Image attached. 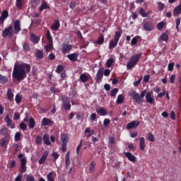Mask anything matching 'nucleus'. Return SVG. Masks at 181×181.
<instances>
[{"instance_id":"45","label":"nucleus","mask_w":181,"mask_h":181,"mask_svg":"<svg viewBox=\"0 0 181 181\" xmlns=\"http://www.w3.org/2000/svg\"><path fill=\"white\" fill-rule=\"evenodd\" d=\"M89 171L91 173H94V171H95V162H90V164L89 165Z\"/></svg>"},{"instance_id":"25","label":"nucleus","mask_w":181,"mask_h":181,"mask_svg":"<svg viewBox=\"0 0 181 181\" xmlns=\"http://www.w3.org/2000/svg\"><path fill=\"white\" fill-rule=\"evenodd\" d=\"M9 140H8L7 137H3L0 140V146L2 148H7V146L8 144Z\"/></svg>"},{"instance_id":"43","label":"nucleus","mask_w":181,"mask_h":181,"mask_svg":"<svg viewBox=\"0 0 181 181\" xmlns=\"http://www.w3.org/2000/svg\"><path fill=\"white\" fill-rule=\"evenodd\" d=\"M21 137H22L21 132H16L14 136L15 141H19L21 139Z\"/></svg>"},{"instance_id":"16","label":"nucleus","mask_w":181,"mask_h":181,"mask_svg":"<svg viewBox=\"0 0 181 181\" xmlns=\"http://www.w3.org/2000/svg\"><path fill=\"white\" fill-rule=\"evenodd\" d=\"M48 156H49V151L45 150V151L43 152V154H42V157L39 160L38 163L40 165L45 164V163L46 162Z\"/></svg>"},{"instance_id":"49","label":"nucleus","mask_w":181,"mask_h":181,"mask_svg":"<svg viewBox=\"0 0 181 181\" xmlns=\"http://www.w3.org/2000/svg\"><path fill=\"white\" fill-rule=\"evenodd\" d=\"M64 70V67L63 66V65L59 64L57 66L56 69V73L61 74Z\"/></svg>"},{"instance_id":"59","label":"nucleus","mask_w":181,"mask_h":181,"mask_svg":"<svg viewBox=\"0 0 181 181\" xmlns=\"http://www.w3.org/2000/svg\"><path fill=\"white\" fill-rule=\"evenodd\" d=\"M147 139L151 142H154L155 137L153 136L152 133H148Z\"/></svg>"},{"instance_id":"41","label":"nucleus","mask_w":181,"mask_h":181,"mask_svg":"<svg viewBox=\"0 0 181 181\" xmlns=\"http://www.w3.org/2000/svg\"><path fill=\"white\" fill-rule=\"evenodd\" d=\"M160 39L161 41L163 42H167L169 39L168 35H167V33H163L160 35Z\"/></svg>"},{"instance_id":"54","label":"nucleus","mask_w":181,"mask_h":181,"mask_svg":"<svg viewBox=\"0 0 181 181\" xmlns=\"http://www.w3.org/2000/svg\"><path fill=\"white\" fill-rule=\"evenodd\" d=\"M53 45L54 43L49 42L48 45L46 46V51L47 52H49L53 49Z\"/></svg>"},{"instance_id":"47","label":"nucleus","mask_w":181,"mask_h":181,"mask_svg":"<svg viewBox=\"0 0 181 181\" xmlns=\"http://www.w3.org/2000/svg\"><path fill=\"white\" fill-rule=\"evenodd\" d=\"M23 50L25 52H29L30 50V44L28 42H24L23 44Z\"/></svg>"},{"instance_id":"55","label":"nucleus","mask_w":181,"mask_h":181,"mask_svg":"<svg viewBox=\"0 0 181 181\" xmlns=\"http://www.w3.org/2000/svg\"><path fill=\"white\" fill-rule=\"evenodd\" d=\"M84 133H88L89 134H88V136H93V134H94V130H90V127H87L85 131H84Z\"/></svg>"},{"instance_id":"24","label":"nucleus","mask_w":181,"mask_h":181,"mask_svg":"<svg viewBox=\"0 0 181 181\" xmlns=\"http://www.w3.org/2000/svg\"><path fill=\"white\" fill-rule=\"evenodd\" d=\"M57 177V173L54 171H52L47 175V181H55V177Z\"/></svg>"},{"instance_id":"23","label":"nucleus","mask_w":181,"mask_h":181,"mask_svg":"<svg viewBox=\"0 0 181 181\" xmlns=\"http://www.w3.org/2000/svg\"><path fill=\"white\" fill-rule=\"evenodd\" d=\"M36 122L34 117H30L28 120V128L29 129H33L35 127Z\"/></svg>"},{"instance_id":"19","label":"nucleus","mask_w":181,"mask_h":181,"mask_svg":"<svg viewBox=\"0 0 181 181\" xmlns=\"http://www.w3.org/2000/svg\"><path fill=\"white\" fill-rule=\"evenodd\" d=\"M30 41L33 44H38L40 41V37L39 36H37V35L32 33L30 35Z\"/></svg>"},{"instance_id":"39","label":"nucleus","mask_w":181,"mask_h":181,"mask_svg":"<svg viewBox=\"0 0 181 181\" xmlns=\"http://www.w3.org/2000/svg\"><path fill=\"white\" fill-rule=\"evenodd\" d=\"M35 57L40 59H42L45 57V54L42 50L38 49L35 54Z\"/></svg>"},{"instance_id":"30","label":"nucleus","mask_w":181,"mask_h":181,"mask_svg":"<svg viewBox=\"0 0 181 181\" xmlns=\"http://www.w3.org/2000/svg\"><path fill=\"white\" fill-rule=\"evenodd\" d=\"M139 140V148L141 151H144L146 148L145 139L144 137H140Z\"/></svg>"},{"instance_id":"52","label":"nucleus","mask_w":181,"mask_h":181,"mask_svg":"<svg viewBox=\"0 0 181 181\" xmlns=\"http://www.w3.org/2000/svg\"><path fill=\"white\" fill-rule=\"evenodd\" d=\"M83 146V140L80 141V144L76 147V154L78 155L80 153V151L81 150V147Z\"/></svg>"},{"instance_id":"42","label":"nucleus","mask_w":181,"mask_h":181,"mask_svg":"<svg viewBox=\"0 0 181 181\" xmlns=\"http://www.w3.org/2000/svg\"><path fill=\"white\" fill-rule=\"evenodd\" d=\"M139 14L141 16L142 18H147L149 15V13H146L143 8L139 9Z\"/></svg>"},{"instance_id":"2","label":"nucleus","mask_w":181,"mask_h":181,"mask_svg":"<svg viewBox=\"0 0 181 181\" xmlns=\"http://www.w3.org/2000/svg\"><path fill=\"white\" fill-rule=\"evenodd\" d=\"M141 55H142L141 53H139V54H137L132 55V56L130 57L129 61L128 63L127 64V69H133L135 66H136L137 62H138L139 60L140 59Z\"/></svg>"},{"instance_id":"21","label":"nucleus","mask_w":181,"mask_h":181,"mask_svg":"<svg viewBox=\"0 0 181 181\" xmlns=\"http://www.w3.org/2000/svg\"><path fill=\"white\" fill-rule=\"evenodd\" d=\"M124 156H126V158H127V159L131 161L132 163H135L136 160V157H134V156H133L132 154V153H129V151H127V153H124Z\"/></svg>"},{"instance_id":"6","label":"nucleus","mask_w":181,"mask_h":181,"mask_svg":"<svg viewBox=\"0 0 181 181\" xmlns=\"http://www.w3.org/2000/svg\"><path fill=\"white\" fill-rule=\"evenodd\" d=\"M13 29L15 35H18L19 33L21 31V22L20 20L17 19L14 21Z\"/></svg>"},{"instance_id":"33","label":"nucleus","mask_w":181,"mask_h":181,"mask_svg":"<svg viewBox=\"0 0 181 181\" xmlns=\"http://www.w3.org/2000/svg\"><path fill=\"white\" fill-rule=\"evenodd\" d=\"M79 79L82 83H86L87 81H88V76L83 73L80 75Z\"/></svg>"},{"instance_id":"4","label":"nucleus","mask_w":181,"mask_h":181,"mask_svg":"<svg viewBox=\"0 0 181 181\" xmlns=\"http://www.w3.org/2000/svg\"><path fill=\"white\" fill-rule=\"evenodd\" d=\"M16 35L13 30V26L12 25H9L8 27L5 28L2 31V37H9L11 38Z\"/></svg>"},{"instance_id":"34","label":"nucleus","mask_w":181,"mask_h":181,"mask_svg":"<svg viewBox=\"0 0 181 181\" xmlns=\"http://www.w3.org/2000/svg\"><path fill=\"white\" fill-rule=\"evenodd\" d=\"M117 45H118V41L111 40L110 41L109 48H110V49H112L117 47Z\"/></svg>"},{"instance_id":"7","label":"nucleus","mask_w":181,"mask_h":181,"mask_svg":"<svg viewBox=\"0 0 181 181\" xmlns=\"http://www.w3.org/2000/svg\"><path fill=\"white\" fill-rule=\"evenodd\" d=\"M104 77V68L101 67L96 74V82L101 83L103 81V78Z\"/></svg>"},{"instance_id":"44","label":"nucleus","mask_w":181,"mask_h":181,"mask_svg":"<svg viewBox=\"0 0 181 181\" xmlns=\"http://www.w3.org/2000/svg\"><path fill=\"white\" fill-rule=\"evenodd\" d=\"M112 64H114V58H109L107 61H106V66L107 68H110L111 66H112Z\"/></svg>"},{"instance_id":"56","label":"nucleus","mask_w":181,"mask_h":181,"mask_svg":"<svg viewBox=\"0 0 181 181\" xmlns=\"http://www.w3.org/2000/svg\"><path fill=\"white\" fill-rule=\"evenodd\" d=\"M117 93H118V88H115L111 91L110 96L115 97L117 95Z\"/></svg>"},{"instance_id":"48","label":"nucleus","mask_w":181,"mask_h":181,"mask_svg":"<svg viewBox=\"0 0 181 181\" xmlns=\"http://www.w3.org/2000/svg\"><path fill=\"white\" fill-rule=\"evenodd\" d=\"M158 4V9L159 11H163L165 8V4L162 3L161 1L157 2Z\"/></svg>"},{"instance_id":"46","label":"nucleus","mask_w":181,"mask_h":181,"mask_svg":"<svg viewBox=\"0 0 181 181\" xmlns=\"http://www.w3.org/2000/svg\"><path fill=\"white\" fill-rule=\"evenodd\" d=\"M19 128L22 130V131H27L28 130V126L26 124V123H24V122H21L19 124Z\"/></svg>"},{"instance_id":"32","label":"nucleus","mask_w":181,"mask_h":181,"mask_svg":"<svg viewBox=\"0 0 181 181\" xmlns=\"http://www.w3.org/2000/svg\"><path fill=\"white\" fill-rule=\"evenodd\" d=\"M8 82V78L6 76H4L0 74V83L1 84H6Z\"/></svg>"},{"instance_id":"9","label":"nucleus","mask_w":181,"mask_h":181,"mask_svg":"<svg viewBox=\"0 0 181 181\" xmlns=\"http://www.w3.org/2000/svg\"><path fill=\"white\" fill-rule=\"evenodd\" d=\"M4 121L8 127H10L12 129L16 128V123H13L11 119L9 117V115H6V117L4 118Z\"/></svg>"},{"instance_id":"60","label":"nucleus","mask_w":181,"mask_h":181,"mask_svg":"<svg viewBox=\"0 0 181 181\" xmlns=\"http://www.w3.org/2000/svg\"><path fill=\"white\" fill-rule=\"evenodd\" d=\"M13 147L14 148L15 154H16L20 150V145L18 144H13Z\"/></svg>"},{"instance_id":"11","label":"nucleus","mask_w":181,"mask_h":181,"mask_svg":"<svg viewBox=\"0 0 181 181\" xmlns=\"http://www.w3.org/2000/svg\"><path fill=\"white\" fill-rule=\"evenodd\" d=\"M9 16V12L7 10H4L1 12V15L0 16V24L1 25H4V21H6V19H7Z\"/></svg>"},{"instance_id":"36","label":"nucleus","mask_w":181,"mask_h":181,"mask_svg":"<svg viewBox=\"0 0 181 181\" xmlns=\"http://www.w3.org/2000/svg\"><path fill=\"white\" fill-rule=\"evenodd\" d=\"M104 40H105L104 35L101 34L98 37V40L95 42V43L96 45H102L103 44H104Z\"/></svg>"},{"instance_id":"26","label":"nucleus","mask_w":181,"mask_h":181,"mask_svg":"<svg viewBox=\"0 0 181 181\" xmlns=\"http://www.w3.org/2000/svg\"><path fill=\"white\" fill-rule=\"evenodd\" d=\"M49 8H50V7H49V6L48 5L47 1H44L42 3V4H41V6H40V8H39V11H40V12H42L44 10H45V9H49Z\"/></svg>"},{"instance_id":"14","label":"nucleus","mask_w":181,"mask_h":181,"mask_svg":"<svg viewBox=\"0 0 181 181\" xmlns=\"http://www.w3.org/2000/svg\"><path fill=\"white\" fill-rule=\"evenodd\" d=\"M54 124V120H51V119H48L47 117H43L41 122V125L42 127L45 126H51Z\"/></svg>"},{"instance_id":"18","label":"nucleus","mask_w":181,"mask_h":181,"mask_svg":"<svg viewBox=\"0 0 181 181\" xmlns=\"http://www.w3.org/2000/svg\"><path fill=\"white\" fill-rule=\"evenodd\" d=\"M67 58L71 62H77V59H78V53H72L67 55Z\"/></svg>"},{"instance_id":"31","label":"nucleus","mask_w":181,"mask_h":181,"mask_svg":"<svg viewBox=\"0 0 181 181\" xmlns=\"http://www.w3.org/2000/svg\"><path fill=\"white\" fill-rule=\"evenodd\" d=\"M96 112L100 116H105L107 115V109H104V107H100V109H96Z\"/></svg>"},{"instance_id":"61","label":"nucleus","mask_w":181,"mask_h":181,"mask_svg":"<svg viewBox=\"0 0 181 181\" xmlns=\"http://www.w3.org/2000/svg\"><path fill=\"white\" fill-rule=\"evenodd\" d=\"M25 181H35V178L33 175H28L26 177Z\"/></svg>"},{"instance_id":"10","label":"nucleus","mask_w":181,"mask_h":181,"mask_svg":"<svg viewBox=\"0 0 181 181\" xmlns=\"http://www.w3.org/2000/svg\"><path fill=\"white\" fill-rule=\"evenodd\" d=\"M133 100H135V102L137 104H140L143 102V100H141V98L140 97V95L139 93L136 92L135 90H134L132 94H131Z\"/></svg>"},{"instance_id":"17","label":"nucleus","mask_w":181,"mask_h":181,"mask_svg":"<svg viewBox=\"0 0 181 181\" xmlns=\"http://www.w3.org/2000/svg\"><path fill=\"white\" fill-rule=\"evenodd\" d=\"M70 164H71V162L70 161V151H67L65 156V168L69 169Z\"/></svg>"},{"instance_id":"3","label":"nucleus","mask_w":181,"mask_h":181,"mask_svg":"<svg viewBox=\"0 0 181 181\" xmlns=\"http://www.w3.org/2000/svg\"><path fill=\"white\" fill-rule=\"evenodd\" d=\"M18 158L19 159L21 162V168H20V173H25L27 172L28 168H27V163H28V160L27 158L25 156L23 153H21L18 156Z\"/></svg>"},{"instance_id":"5","label":"nucleus","mask_w":181,"mask_h":181,"mask_svg":"<svg viewBox=\"0 0 181 181\" xmlns=\"http://www.w3.org/2000/svg\"><path fill=\"white\" fill-rule=\"evenodd\" d=\"M62 101V107H64L65 111L71 110V105L70 102V98L67 95H62L61 98Z\"/></svg>"},{"instance_id":"27","label":"nucleus","mask_w":181,"mask_h":181,"mask_svg":"<svg viewBox=\"0 0 181 181\" xmlns=\"http://www.w3.org/2000/svg\"><path fill=\"white\" fill-rule=\"evenodd\" d=\"M49 134H44L43 137H42V140H43V142L45 145L47 146H51L52 145V143L49 140Z\"/></svg>"},{"instance_id":"29","label":"nucleus","mask_w":181,"mask_h":181,"mask_svg":"<svg viewBox=\"0 0 181 181\" xmlns=\"http://www.w3.org/2000/svg\"><path fill=\"white\" fill-rule=\"evenodd\" d=\"M181 14V3L174 8L173 16L177 17V15Z\"/></svg>"},{"instance_id":"22","label":"nucleus","mask_w":181,"mask_h":181,"mask_svg":"<svg viewBox=\"0 0 181 181\" xmlns=\"http://www.w3.org/2000/svg\"><path fill=\"white\" fill-rule=\"evenodd\" d=\"M61 27L60 21L59 20H56L55 22L54 23V25L51 26V30L57 31L59 30Z\"/></svg>"},{"instance_id":"28","label":"nucleus","mask_w":181,"mask_h":181,"mask_svg":"<svg viewBox=\"0 0 181 181\" xmlns=\"http://www.w3.org/2000/svg\"><path fill=\"white\" fill-rule=\"evenodd\" d=\"M61 141L62 142V144H67L69 142V135L66 134V133H63V134H61Z\"/></svg>"},{"instance_id":"62","label":"nucleus","mask_w":181,"mask_h":181,"mask_svg":"<svg viewBox=\"0 0 181 181\" xmlns=\"http://www.w3.org/2000/svg\"><path fill=\"white\" fill-rule=\"evenodd\" d=\"M174 66H175V62H170L168 64V71H173V69H174Z\"/></svg>"},{"instance_id":"37","label":"nucleus","mask_w":181,"mask_h":181,"mask_svg":"<svg viewBox=\"0 0 181 181\" xmlns=\"http://www.w3.org/2000/svg\"><path fill=\"white\" fill-rule=\"evenodd\" d=\"M122 29H119V31H116V32H115V41L119 42V38H120V37H121V35H122Z\"/></svg>"},{"instance_id":"53","label":"nucleus","mask_w":181,"mask_h":181,"mask_svg":"<svg viewBox=\"0 0 181 181\" xmlns=\"http://www.w3.org/2000/svg\"><path fill=\"white\" fill-rule=\"evenodd\" d=\"M35 143L37 145H42V137H40V136H37L35 139Z\"/></svg>"},{"instance_id":"64","label":"nucleus","mask_w":181,"mask_h":181,"mask_svg":"<svg viewBox=\"0 0 181 181\" xmlns=\"http://www.w3.org/2000/svg\"><path fill=\"white\" fill-rule=\"evenodd\" d=\"M23 176V174H21V173L18 174L16 177L15 181H22Z\"/></svg>"},{"instance_id":"15","label":"nucleus","mask_w":181,"mask_h":181,"mask_svg":"<svg viewBox=\"0 0 181 181\" xmlns=\"http://www.w3.org/2000/svg\"><path fill=\"white\" fill-rule=\"evenodd\" d=\"M140 124L139 120H133V122H130V123H127V129H132L136 128Z\"/></svg>"},{"instance_id":"13","label":"nucleus","mask_w":181,"mask_h":181,"mask_svg":"<svg viewBox=\"0 0 181 181\" xmlns=\"http://www.w3.org/2000/svg\"><path fill=\"white\" fill-rule=\"evenodd\" d=\"M153 95V91H148L146 95V101L147 103H149L152 105L154 102V98L152 95Z\"/></svg>"},{"instance_id":"57","label":"nucleus","mask_w":181,"mask_h":181,"mask_svg":"<svg viewBox=\"0 0 181 181\" xmlns=\"http://www.w3.org/2000/svg\"><path fill=\"white\" fill-rule=\"evenodd\" d=\"M108 144H115V137H112V136H109Z\"/></svg>"},{"instance_id":"50","label":"nucleus","mask_w":181,"mask_h":181,"mask_svg":"<svg viewBox=\"0 0 181 181\" xmlns=\"http://www.w3.org/2000/svg\"><path fill=\"white\" fill-rule=\"evenodd\" d=\"M0 134L2 136H6L8 134V128L2 127V129L0 130Z\"/></svg>"},{"instance_id":"8","label":"nucleus","mask_w":181,"mask_h":181,"mask_svg":"<svg viewBox=\"0 0 181 181\" xmlns=\"http://www.w3.org/2000/svg\"><path fill=\"white\" fill-rule=\"evenodd\" d=\"M143 28L147 32H151L154 28V25L151 21H146L144 23Z\"/></svg>"},{"instance_id":"51","label":"nucleus","mask_w":181,"mask_h":181,"mask_svg":"<svg viewBox=\"0 0 181 181\" xmlns=\"http://www.w3.org/2000/svg\"><path fill=\"white\" fill-rule=\"evenodd\" d=\"M165 26V22L161 21L157 23V28L158 30H161Z\"/></svg>"},{"instance_id":"58","label":"nucleus","mask_w":181,"mask_h":181,"mask_svg":"<svg viewBox=\"0 0 181 181\" xmlns=\"http://www.w3.org/2000/svg\"><path fill=\"white\" fill-rule=\"evenodd\" d=\"M15 101L17 104H19L22 102V98H21V95H19V94H17L16 95V99H15Z\"/></svg>"},{"instance_id":"63","label":"nucleus","mask_w":181,"mask_h":181,"mask_svg":"<svg viewBox=\"0 0 181 181\" xmlns=\"http://www.w3.org/2000/svg\"><path fill=\"white\" fill-rule=\"evenodd\" d=\"M16 166V162L13 160L11 163H9L8 167L9 168H13Z\"/></svg>"},{"instance_id":"1","label":"nucleus","mask_w":181,"mask_h":181,"mask_svg":"<svg viewBox=\"0 0 181 181\" xmlns=\"http://www.w3.org/2000/svg\"><path fill=\"white\" fill-rule=\"evenodd\" d=\"M31 71V65L27 63L15 64L12 77L17 81H22L27 78V74Z\"/></svg>"},{"instance_id":"40","label":"nucleus","mask_w":181,"mask_h":181,"mask_svg":"<svg viewBox=\"0 0 181 181\" xmlns=\"http://www.w3.org/2000/svg\"><path fill=\"white\" fill-rule=\"evenodd\" d=\"M16 6L18 8V9L21 10L23 6V0H16Z\"/></svg>"},{"instance_id":"12","label":"nucleus","mask_w":181,"mask_h":181,"mask_svg":"<svg viewBox=\"0 0 181 181\" xmlns=\"http://www.w3.org/2000/svg\"><path fill=\"white\" fill-rule=\"evenodd\" d=\"M73 49V45H69V44H63L62 45V52L64 54H66L69 52H70Z\"/></svg>"},{"instance_id":"35","label":"nucleus","mask_w":181,"mask_h":181,"mask_svg":"<svg viewBox=\"0 0 181 181\" xmlns=\"http://www.w3.org/2000/svg\"><path fill=\"white\" fill-rule=\"evenodd\" d=\"M46 37H47V39L49 43H54L53 37H52L49 30H47Z\"/></svg>"},{"instance_id":"20","label":"nucleus","mask_w":181,"mask_h":181,"mask_svg":"<svg viewBox=\"0 0 181 181\" xmlns=\"http://www.w3.org/2000/svg\"><path fill=\"white\" fill-rule=\"evenodd\" d=\"M7 100H8L9 101H13V98H14V93L13 92L12 88H8L7 90Z\"/></svg>"},{"instance_id":"38","label":"nucleus","mask_w":181,"mask_h":181,"mask_svg":"<svg viewBox=\"0 0 181 181\" xmlns=\"http://www.w3.org/2000/svg\"><path fill=\"white\" fill-rule=\"evenodd\" d=\"M124 95L122 94H119L117 96V99L116 103L117 105L122 104L124 103Z\"/></svg>"}]
</instances>
